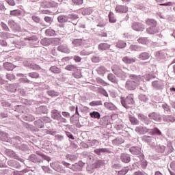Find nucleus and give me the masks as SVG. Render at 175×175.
<instances>
[{"instance_id":"nucleus-1","label":"nucleus","mask_w":175,"mask_h":175,"mask_svg":"<svg viewBox=\"0 0 175 175\" xmlns=\"http://www.w3.org/2000/svg\"><path fill=\"white\" fill-rule=\"evenodd\" d=\"M130 80H131L132 82H133V85L131 86V82L126 83V88L127 90H130V91H132L133 90H136V87L140 84L141 81H143L144 80V77L140 76V75H131L129 76Z\"/></svg>"},{"instance_id":"nucleus-2","label":"nucleus","mask_w":175,"mask_h":175,"mask_svg":"<svg viewBox=\"0 0 175 175\" xmlns=\"http://www.w3.org/2000/svg\"><path fill=\"white\" fill-rule=\"evenodd\" d=\"M133 103H135V100H133V95L132 94H130L126 98H121V104L125 109H129Z\"/></svg>"},{"instance_id":"nucleus-3","label":"nucleus","mask_w":175,"mask_h":175,"mask_svg":"<svg viewBox=\"0 0 175 175\" xmlns=\"http://www.w3.org/2000/svg\"><path fill=\"white\" fill-rule=\"evenodd\" d=\"M111 69L112 72L114 75L118 76V77H122V79H125V77H126V74L124 72L118 65L112 66Z\"/></svg>"},{"instance_id":"nucleus-4","label":"nucleus","mask_w":175,"mask_h":175,"mask_svg":"<svg viewBox=\"0 0 175 175\" xmlns=\"http://www.w3.org/2000/svg\"><path fill=\"white\" fill-rule=\"evenodd\" d=\"M53 42H59V39L58 38H43L41 40L40 43L42 46H49Z\"/></svg>"},{"instance_id":"nucleus-5","label":"nucleus","mask_w":175,"mask_h":175,"mask_svg":"<svg viewBox=\"0 0 175 175\" xmlns=\"http://www.w3.org/2000/svg\"><path fill=\"white\" fill-rule=\"evenodd\" d=\"M24 40H25V42H24V41L19 42L21 46H27V44H29L31 42H36V40H38V38H36V36H31L27 38H24Z\"/></svg>"},{"instance_id":"nucleus-6","label":"nucleus","mask_w":175,"mask_h":175,"mask_svg":"<svg viewBox=\"0 0 175 175\" xmlns=\"http://www.w3.org/2000/svg\"><path fill=\"white\" fill-rule=\"evenodd\" d=\"M135 131L139 135H145V133H147V132H150V129H146L143 126H138L135 127Z\"/></svg>"},{"instance_id":"nucleus-7","label":"nucleus","mask_w":175,"mask_h":175,"mask_svg":"<svg viewBox=\"0 0 175 175\" xmlns=\"http://www.w3.org/2000/svg\"><path fill=\"white\" fill-rule=\"evenodd\" d=\"M5 152L6 153L7 155H8V157H10L11 158H14V159H18V161H21V162H23V159L18 157V156H17V154H16V153L13 150L6 149Z\"/></svg>"},{"instance_id":"nucleus-8","label":"nucleus","mask_w":175,"mask_h":175,"mask_svg":"<svg viewBox=\"0 0 175 175\" xmlns=\"http://www.w3.org/2000/svg\"><path fill=\"white\" fill-rule=\"evenodd\" d=\"M51 114V118H53V120H57V121H59L61 117H62L61 112L58 111L57 109L52 110Z\"/></svg>"},{"instance_id":"nucleus-9","label":"nucleus","mask_w":175,"mask_h":175,"mask_svg":"<svg viewBox=\"0 0 175 175\" xmlns=\"http://www.w3.org/2000/svg\"><path fill=\"white\" fill-rule=\"evenodd\" d=\"M132 28L134 29V31H143L144 29V25H143L142 23H133Z\"/></svg>"},{"instance_id":"nucleus-10","label":"nucleus","mask_w":175,"mask_h":175,"mask_svg":"<svg viewBox=\"0 0 175 175\" xmlns=\"http://www.w3.org/2000/svg\"><path fill=\"white\" fill-rule=\"evenodd\" d=\"M58 51H61V53H65L66 54H69L70 53V50L68 48V45L66 44H61L57 47Z\"/></svg>"},{"instance_id":"nucleus-11","label":"nucleus","mask_w":175,"mask_h":175,"mask_svg":"<svg viewBox=\"0 0 175 175\" xmlns=\"http://www.w3.org/2000/svg\"><path fill=\"white\" fill-rule=\"evenodd\" d=\"M152 85L154 88H157V90H161V88H163V82L162 81H154L152 82Z\"/></svg>"},{"instance_id":"nucleus-12","label":"nucleus","mask_w":175,"mask_h":175,"mask_svg":"<svg viewBox=\"0 0 175 175\" xmlns=\"http://www.w3.org/2000/svg\"><path fill=\"white\" fill-rule=\"evenodd\" d=\"M147 33L149 35H155V33H158V27L157 26H152L146 29Z\"/></svg>"},{"instance_id":"nucleus-13","label":"nucleus","mask_w":175,"mask_h":175,"mask_svg":"<svg viewBox=\"0 0 175 175\" xmlns=\"http://www.w3.org/2000/svg\"><path fill=\"white\" fill-rule=\"evenodd\" d=\"M120 159L124 163H129L131 162V157L128 154L122 153L120 155Z\"/></svg>"},{"instance_id":"nucleus-14","label":"nucleus","mask_w":175,"mask_h":175,"mask_svg":"<svg viewBox=\"0 0 175 175\" xmlns=\"http://www.w3.org/2000/svg\"><path fill=\"white\" fill-rule=\"evenodd\" d=\"M138 118L139 120L142 121V122H144V124H146V125H148L150 122H151V121H150V119H148L147 116L143 115V113H139Z\"/></svg>"},{"instance_id":"nucleus-15","label":"nucleus","mask_w":175,"mask_h":175,"mask_svg":"<svg viewBox=\"0 0 175 175\" xmlns=\"http://www.w3.org/2000/svg\"><path fill=\"white\" fill-rule=\"evenodd\" d=\"M117 13H126L128 12V7L125 5H118L116 8Z\"/></svg>"},{"instance_id":"nucleus-16","label":"nucleus","mask_w":175,"mask_h":175,"mask_svg":"<svg viewBox=\"0 0 175 175\" xmlns=\"http://www.w3.org/2000/svg\"><path fill=\"white\" fill-rule=\"evenodd\" d=\"M29 161H31V162H33L34 163H40V162H41L42 161L40 160V158H39V157H38L36 154H31L29 157Z\"/></svg>"},{"instance_id":"nucleus-17","label":"nucleus","mask_w":175,"mask_h":175,"mask_svg":"<svg viewBox=\"0 0 175 175\" xmlns=\"http://www.w3.org/2000/svg\"><path fill=\"white\" fill-rule=\"evenodd\" d=\"M122 61L124 64H133V62H136V59L126 56L122 58Z\"/></svg>"},{"instance_id":"nucleus-18","label":"nucleus","mask_w":175,"mask_h":175,"mask_svg":"<svg viewBox=\"0 0 175 175\" xmlns=\"http://www.w3.org/2000/svg\"><path fill=\"white\" fill-rule=\"evenodd\" d=\"M140 151V148L137 146H133L130 148V152H131V154H133L134 155H139Z\"/></svg>"},{"instance_id":"nucleus-19","label":"nucleus","mask_w":175,"mask_h":175,"mask_svg":"<svg viewBox=\"0 0 175 175\" xmlns=\"http://www.w3.org/2000/svg\"><path fill=\"white\" fill-rule=\"evenodd\" d=\"M98 50L100 51H105V50H109L110 49V44L107 43H100L98 46Z\"/></svg>"},{"instance_id":"nucleus-20","label":"nucleus","mask_w":175,"mask_h":175,"mask_svg":"<svg viewBox=\"0 0 175 175\" xmlns=\"http://www.w3.org/2000/svg\"><path fill=\"white\" fill-rule=\"evenodd\" d=\"M148 117L150 118V120H154V121H160L161 120V116L155 113H150Z\"/></svg>"},{"instance_id":"nucleus-21","label":"nucleus","mask_w":175,"mask_h":175,"mask_svg":"<svg viewBox=\"0 0 175 175\" xmlns=\"http://www.w3.org/2000/svg\"><path fill=\"white\" fill-rule=\"evenodd\" d=\"M163 120L165 122H175V117L172 116H164Z\"/></svg>"},{"instance_id":"nucleus-22","label":"nucleus","mask_w":175,"mask_h":175,"mask_svg":"<svg viewBox=\"0 0 175 175\" xmlns=\"http://www.w3.org/2000/svg\"><path fill=\"white\" fill-rule=\"evenodd\" d=\"M92 13V9L91 8H82L81 9V14L83 16H87L91 14Z\"/></svg>"},{"instance_id":"nucleus-23","label":"nucleus","mask_w":175,"mask_h":175,"mask_svg":"<svg viewBox=\"0 0 175 175\" xmlns=\"http://www.w3.org/2000/svg\"><path fill=\"white\" fill-rule=\"evenodd\" d=\"M124 140L122 137H117L116 139H113L112 141L113 144H115V146H118L120 144H122L124 143Z\"/></svg>"},{"instance_id":"nucleus-24","label":"nucleus","mask_w":175,"mask_h":175,"mask_svg":"<svg viewBox=\"0 0 175 175\" xmlns=\"http://www.w3.org/2000/svg\"><path fill=\"white\" fill-rule=\"evenodd\" d=\"M139 59H142V61H146V59H148V58H150V54H148V53L144 52L139 55Z\"/></svg>"},{"instance_id":"nucleus-25","label":"nucleus","mask_w":175,"mask_h":175,"mask_svg":"<svg viewBox=\"0 0 175 175\" xmlns=\"http://www.w3.org/2000/svg\"><path fill=\"white\" fill-rule=\"evenodd\" d=\"M8 137L9 135H8V133L3 132L0 133V139H1L2 142H8L9 140Z\"/></svg>"},{"instance_id":"nucleus-26","label":"nucleus","mask_w":175,"mask_h":175,"mask_svg":"<svg viewBox=\"0 0 175 175\" xmlns=\"http://www.w3.org/2000/svg\"><path fill=\"white\" fill-rule=\"evenodd\" d=\"M147 25H150L151 27H157V21L154 19L148 18L146 21Z\"/></svg>"},{"instance_id":"nucleus-27","label":"nucleus","mask_w":175,"mask_h":175,"mask_svg":"<svg viewBox=\"0 0 175 175\" xmlns=\"http://www.w3.org/2000/svg\"><path fill=\"white\" fill-rule=\"evenodd\" d=\"M149 133H151V135H157V136H161V135H162V132L157 128H154L152 130H149Z\"/></svg>"},{"instance_id":"nucleus-28","label":"nucleus","mask_w":175,"mask_h":175,"mask_svg":"<svg viewBox=\"0 0 175 175\" xmlns=\"http://www.w3.org/2000/svg\"><path fill=\"white\" fill-rule=\"evenodd\" d=\"M57 20L59 23H66L68 20V16L61 15L57 17Z\"/></svg>"},{"instance_id":"nucleus-29","label":"nucleus","mask_w":175,"mask_h":175,"mask_svg":"<svg viewBox=\"0 0 175 175\" xmlns=\"http://www.w3.org/2000/svg\"><path fill=\"white\" fill-rule=\"evenodd\" d=\"M22 13L23 12L20 10H14L12 11H10V15L18 16H21Z\"/></svg>"},{"instance_id":"nucleus-30","label":"nucleus","mask_w":175,"mask_h":175,"mask_svg":"<svg viewBox=\"0 0 175 175\" xmlns=\"http://www.w3.org/2000/svg\"><path fill=\"white\" fill-rule=\"evenodd\" d=\"M104 106L106 109H109V110H114V109H116V106H114V104L111 103L106 102L104 103Z\"/></svg>"},{"instance_id":"nucleus-31","label":"nucleus","mask_w":175,"mask_h":175,"mask_svg":"<svg viewBox=\"0 0 175 175\" xmlns=\"http://www.w3.org/2000/svg\"><path fill=\"white\" fill-rule=\"evenodd\" d=\"M109 21L111 24H113V23H116L117 19H116V16H114V14L112 12H109Z\"/></svg>"},{"instance_id":"nucleus-32","label":"nucleus","mask_w":175,"mask_h":175,"mask_svg":"<svg viewBox=\"0 0 175 175\" xmlns=\"http://www.w3.org/2000/svg\"><path fill=\"white\" fill-rule=\"evenodd\" d=\"M129 120H130V122H131L133 125H139V120H137V118H135L134 116H130Z\"/></svg>"},{"instance_id":"nucleus-33","label":"nucleus","mask_w":175,"mask_h":175,"mask_svg":"<svg viewBox=\"0 0 175 175\" xmlns=\"http://www.w3.org/2000/svg\"><path fill=\"white\" fill-rule=\"evenodd\" d=\"M107 151V149L106 148H99V149H95L94 153L97 154V155H102V154L106 152Z\"/></svg>"},{"instance_id":"nucleus-34","label":"nucleus","mask_w":175,"mask_h":175,"mask_svg":"<svg viewBox=\"0 0 175 175\" xmlns=\"http://www.w3.org/2000/svg\"><path fill=\"white\" fill-rule=\"evenodd\" d=\"M126 46V43L122 40H119L116 43V47H118V49H124Z\"/></svg>"},{"instance_id":"nucleus-35","label":"nucleus","mask_w":175,"mask_h":175,"mask_svg":"<svg viewBox=\"0 0 175 175\" xmlns=\"http://www.w3.org/2000/svg\"><path fill=\"white\" fill-rule=\"evenodd\" d=\"M90 117H92V118H97V120H99V118H100V113L98 111H93L90 113Z\"/></svg>"},{"instance_id":"nucleus-36","label":"nucleus","mask_w":175,"mask_h":175,"mask_svg":"<svg viewBox=\"0 0 175 175\" xmlns=\"http://www.w3.org/2000/svg\"><path fill=\"white\" fill-rule=\"evenodd\" d=\"M3 66L7 70H13V68H14V66L12 63H5Z\"/></svg>"},{"instance_id":"nucleus-37","label":"nucleus","mask_w":175,"mask_h":175,"mask_svg":"<svg viewBox=\"0 0 175 175\" xmlns=\"http://www.w3.org/2000/svg\"><path fill=\"white\" fill-rule=\"evenodd\" d=\"M76 71L72 73V76L75 77V79H80L81 77V70L77 69Z\"/></svg>"},{"instance_id":"nucleus-38","label":"nucleus","mask_w":175,"mask_h":175,"mask_svg":"<svg viewBox=\"0 0 175 175\" xmlns=\"http://www.w3.org/2000/svg\"><path fill=\"white\" fill-rule=\"evenodd\" d=\"M45 33L47 36H54L55 35V31L52 29H48L46 30Z\"/></svg>"},{"instance_id":"nucleus-39","label":"nucleus","mask_w":175,"mask_h":175,"mask_svg":"<svg viewBox=\"0 0 175 175\" xmlns=\"http://www.w3.org/2000/svg\"><path fill=\"white\" fill-rule=\"evenodd\" d=\"M108 79L109 80V81H111V83H118L117 79H116V77L113 74L108 75Z\"/></svg>"},{"instance_id":"nucleus-40","label":"nucleus","mask_w":175,"mask_h":175,"mask_svg":"<svg viewBox=\"0 0 175 175\" xmlns=\"http://www.w3.org/2000/svg\"><path fill=\"white\" fill-rule=\"evenodd\" d=\"M50 70L51 72H52V73H61V69L57 68L56 66H52L50 68Z\"/></svg>"},{"instance_id":"nucleus-41","label":"nucleus","mask_w":175,"mask_h":175,"mask_svg":"<svg viewBox=\"0 0 175 175\" xmlns=\"http://www.w3.org/2000/svg\"><path fill=\"white\" fill-rule=\"evenodd\" d=\"M65 69L66 70H70V71L76 70L77 69V66H76L73 64L68 65L66 66Z\"/></svg>"},{"instance_id":"nucleus-42","label":"nucleus","mask_w":175,"mask_h":175,"mask_svg":"<svg viewBox=\"0 0 175 175\" xmlns=\"http://www.w3.org/2000/svg\"><path fill=\"white\" fill-rule=\"evenodd\" d=\"M130 49L132 51H140V50H142V48L139 46V45H131Z\"/></svg>"},{"instance_id":"nucleus-43","label":"nucleus","mask_w":175,"mask_h":175,"mask_svg":"<svg viewBox=\"0 0 175 175\" xmlns=\"http://www.w3.org/2000/svg\"><path fill=\"white\" fill-rule=\"evenodd\" d=\"M62 163L64 165V166H66V167H68L69 169H71L72 170H76V169H75V165H70V163H66L65 161H62Z\"/></svg>"},{"instance_id":"nucleus-44","label":"nucleus","mask_w":175,"mask_h":175,"mask_svg":"<svg viewBox=\"0 0 175 175\" xmlns=\"http://www.w3.org/2000/svg\"><path fill=\"white\" fill-rule=\"evenodd\" d=\"M138 43H141L142 44H147L148 43V40L146 38H139L137 40Z\"/></svg>"},{"instance_id":"nucleus-45","label":"nucleus","mask_w":175,"mask_h":175,"mask_svg":"<svg viewBox=\"0 0 175 175\" xmlns=\"http://www.w3.org/2000/svg\"><path fill=\"white\" fill-rule=\"evenodd\" d=\"M0 36L1 38H3V39H8V38H11L12 35H10L9 33L1 32Z\"/></svg>"},{"instance_id":"nucleus-46","label":"nucleus","mask_w":175,"mask_h":175,"mask_svg":"<svg viewBox=\"0 0 175 175\" xmlns=\"http://www.w3.org/2000/svg\"><path fill=\"white\" fill-rule=\"evenodd\" d=\"M128 172H129V167H126L121 171L118 172V175H125L126 173H128Z\"/></svg>"},{"instance_id":"nucleus-47","label":"nucleus","mask_w":175,"mask_h":175,"mask_svg":"<svg viewBox=\"0 0 175 175\" xmlns=\"http://www.w3.org/2000/svg\"><path fill=\"white\" fill-rule=\"evenodd\" d=\"M29 66L30 69H33V70H40V66L39 65L31 64Z\"/></svg>"},{"instance_id":"nucleus-48","label":"nucleus","mask_w":175,"mask_h":175,"mask_svg":"<svg viewBox=\"0 0 175 175\" xmlns=\"http://www.w3.org/2000/svg\"><path fill=\"white\" fill-rule=\"evenodd\" d=\"M97 72L99 73V75H105V73H106V68H105L103 66L99 67L97 69Z\"/></svg>"},{"instance_id":"nucleus-49","label":"nucleus","mask_w":175,"mask_h":175,"mask_svg":"<svg viewBox=\"0 0 175 175\" xmlns=\"http://www.w3.org/2000/svg\"><path fill=\"white\" fill-rule=\"evenodd\" d=\"M66 158L69 161H75V159H77V157L74 154H66Z\"/></svg>"},{"instance_id":"nucleus-50","label":"nucleus","mask_w":175,"mask_h":175,"mask_svg":"<svg viewBox=\"0 0 175 175\" xmlns=\"http://www.w3.org/2000/svg\"><path fill=\"white\" fill-rule=\"evenodd\" d=\"M90 106H102V101L98 100V101H92L90 103Z\"/></svg>"},{"instance_id":"nucleus-51","label":"nucleus","mask_w":175,"mask_h":175,"mask_svg":"<svg viewBox=\"0 0 175 175\" xmlns=\"http://www.w3.org/2000/svg\"><path fill=\"white\" fill-rule=\"evenodd\" d=\"M17 87H18V84H17V83H14V84L10 85V88L12 89L10 90V91L11 92H16V91H17Z\"/></svg>"},{"instance_id":"nucleus-52","label":"nucleus","mask_w":175,"mask_h":175,"mask_svg":"<svg viewBox=\"0 0 175 175\" xmlns=\"http://www.w3.org/2000/svg\"><path fill=\"white\" fill-rule=\"evenodd\" d=\"M29 77L31 79H38L39 77V73L38 72H30L29 73Z\"/></svg>"},{"instance_id":"nucleus-53","label":"nucleus","mask_w":175,"mask_h":175,"mask_svg":"<svg viewBox=\"0 0 175 175\" xmlns=\"http://www.w3.org/2000/svg\"><path fill=\"white\" fill-rule=\"evenodd\" d=\"M72 44H74V46H81V40L80 39H75L72 41Z\"/></svg>"},{"instance_id":"nucleus-54","label":"nucleus","mask_w":175,"mask_h":175,"mask_svg":"<svg viewBox=\"0 0 175 175\" xmlns=\"http://www.w3.org/2000/svg\"><path fill=\"white\" fill-rule=\"evenodd\" d=\"M47 94L49 95V96H58V92H55L53 90L48 91Z\"/></svg>"},{"instance_id":"nucleus-55","label":"nucleus","mask_w":175,"mask_h":175,"mask_svg":"<svg viewBox=\"0 0 175 175\" xmlns=\"http://www.w3.org/2000/svg\"><path fill=\"white\" fill-rule=\"evenodd\" d=\"M139 100H141L142 102H146L147 100H148V98H147L146 95L144 94H141L139 96Z\"/></svg>"},{"instance_id":"nucleus-56","label":"nucleus","mask_w":175,"mask_h":175,"mask_svg":"<svg viewBox=\"0 0 175 175\" xmlns=\"http://www.w3.org/2000/svg\"><path fill=\"white\" fill-rule=\"evenodd\" d=\"M155 77V75H150V74H148V75H144V78L146 79V80L147 81H150V80H151V79Z\"/></svg>"},{"instance_id":"nucleus-57","label":"nucleus","mask_w":175,"mask_h":175,"mask_svg":"<svg viewBox=\"0 0 175 175\" xmlns=\"http://www.w3.org/2000/svg\"><path fill=\"white\" fill-rule=\"evenodd\" d=\"M34 124H35L36 126H38V128H43V126H44L43 125V122H41L40 120L35 121Z\"/></svg>"},{"instance_id":"nucleus-58","label":"nucleus","mask_w":175,"mask_h":175,"mask_svg":"<svg viewBox=\"0 0 175 175\" xmlns=\"http://www.w3.org/2000/svg\"><path fill=\"white\" fill-rule=\"evenodd\" d=\"M68 17V19L70 18L71 20H77L79 18V16L75 14H71L67 16Z\"/></svg>"},{"instance_id":"nucleus-59","label":"nucleus","mask_w":175,"mask_h":175,"mask_svg":"<svg viewBox=\"0 0 175 175\" xmlns=\"http://www.w3.org/2000/svg\"><path fill=\"white\" fill-rule=\"evenodd\" d=\"M147 161L146 160H142L141 162V167H142V169H146V167H147Z\"/></svg>"},{"instance_id":"nucleus-60","label":"nucleus","mask_w":175,"mask_h":175,"mask_svg":"<svg viewBox=\"0 0 175 175\" xmlns=\"http://www.w3.org/2000/svg\"><path fill=\"white\" fill-rule=\"evenodd\" d=\"M1 27L4 29V31H9V27L5 23L1 22Z\"/></svg>"},{"instance_id":"nucleus-61","label":"nucleus","mask_w":175,"mask_h":175,"mask_svg":"<svg viewBox=\"0 0 175 175\" xmlns=\"http://www.w3.org/2000/svg\"><path fill=\"white\" fill-rule=\"evenodd\" d=\"M142 140H144V142H147V143H150V142H151V137L144 135L142 137Z\"/></svg>"},{"instance_id":"nucleus-62","label":"nucleus","mask_w":175,"mask_h":175,"mask_svg":"<svg viewBox=\"0 0 175 175\" xmlns=\"http://www.w3.org/2000/svg\"><path fill=\"white\" fill-rule=\"evenodd\" d=\"M92 62H94L95 64H96L98 62H100V58H99V57L94 56L92 58Z\"/></svg>"},{"instance_id":"nucleus-63","label":"nucleus","mask_w":175,"mask_h":175,"mask_svg":"<svg viewBox=\"0 0 175 175\" xmlns=\"http://www.w3.org/2000/svg\"><path fill=\"white\" fill-rule=\"evenodd\" d=\"M156 57L157 58H160L162 59L163 58V53H162L161 51H159L156 53Z\"/></svg>"},{"instance_id":"nucleus-64","label":"nucleus","mask_w":175,"mask_h":175,"mask_svg":"<svg viewBox=\"0 0 175 175\" xmlns=\"http://www.w3.org/2000/svg\"><path fill=\"white\" fill-rule=\"evenodd\" d=\"M134 175H146V172L142 171H137L134 173Z\"/></svg>"}]
</instances>
